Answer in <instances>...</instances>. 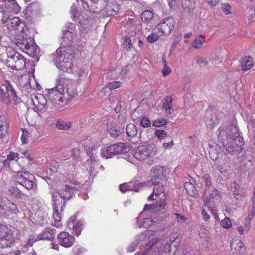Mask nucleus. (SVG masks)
<instances>
[{
  "label": "nucleus",
  "mask_w": 255,
  "mask_h": 255,
  "mask_svg": "<svg viewBox=\"0 0 255 255\" xmlns=\"http://www.w3.org/2000/svg\"><path fill=\"white\" fill-rule=\"evenodd\" d=\"M136 35V32L133 29H131V31L129 32V37H128L131 38V39L132 40L133 43H135L138 40L137 38L135 37Z\"/></svg>",
  "instance_id": "0e129e2a"
},
{
  "label": "nucleus",
  "mask_w": 255,
  "mask_h": 255,
  "mask_svg": "<svg viewBox=\"0 0 255 255\" xmlns=\"http://www.w3.org/2000/svg\"><path fill=\"white\" fill-rule=\"evenodd\" d=\"M121 86V83L119 81H113L108 83L106 88L110 90H114Z\"/></svg>",
  "instance_id": "c03bdc74"
},
{
  "label": "nucleus",
  "mask_w": 255,
  "mask_h": 255,
  "mask_svg": "<svg viewBox=\"0 0 255 255\" xmlns=\"http://www.w3.org/2000/svg\"><path fill=\"white\" fill-rule=\"evenodd\" d=\"M153 222L152 220L149 218L145 219L143 221V226L145 228H148L151 226Z\"/></svg>",
  "instance_id": "e2e57ef3"
},
{
  "label": "nucleus",
  "mask_w": 255,
  "mask_h": 255,
  "mask_svg": "<svg viewBox=\"0 0 255 255\" xmlns=\"http://www.w3.org/2000/svg\"><path fill=\"white\" fill-rule=\"evenodd\" d=\"M77 37V32L75 31V26L71 25L68 29L63 32V39L67 43V45L69 42L73 41Z\"/></svg>",
  "instance_id": "412c9836"
},
{
  "label": "nucleus",
  "mask_w": 255,
  "mask_h": 255,
  "mask_svg": "<svg viewBox=\"0 0 255 255\" xmlns=\"http://www.w3.org/2000/svg\"><path fill=\"white\" fill-rule=\"evenodd\" d=\"M155 135L159 139H164L167 136V132L163 130H156L155 131Z\"/></svg>",
  "instance_id": "de8ad7c7"
},
{
  "label": "nucleus",
  "mask_w": 255,
  "mask_h": 255,
  "mask_svg": "<svg viewBox=\"0 0 255 255\" xmlns=\"http://www.w3.org/2000/svg\"><path fill=\"white\" fill-rule=\"evenodd\" d=\"M0 5L1 8L11 9L15 14H17L21 9L15 0H0Z\"/></svg>",
  "instance_id": "aec40b11"
},
{
  "label": "nucleus",
  "mask_w": 255,
  "mask_h": 255,
  "mask_svg": "<svg viewBox=\"0 0 255 255\" xmlns=\"http://www.w3.org/2000/svg\"><path fill=\"white\" fill-rule=\"evenodd\" d=\"M15 178L17 185H22L27 190L32 189L34 187V176L28 172H18L15 175Z\"/></svg>",
  "instance_id": "1a4fd4ad"
},
{
  "label": "nucleus",
  "mask_w": 255,
  "mask_h": 255,
  "mask_svg": "<svg viewBox=\"0 0 255 255\" xmlns=\"http://www.w3.org/2000/svg\"><path fill=\"white\" fill-rule=\"evenodd\" d=\"M6 65L13 70H23L26 65L25 59L19 53H15L7 56Z\"/></svg>",
  "instance_id": "9d476101"
},
{
  "label": "nucleus",
  "mask_w": 255,
  "mask_h": 255,
  "mask_svg": "<svg viewBox=\"0 0 255 255\" xmlns=\"http://www.w3.org/2000/svg\"><path fill=\"white\" fill-rule=\"evenodd\" d=\"M156 234V232L154 231H148L146 233H142L138 235L135 240V243H132L127 248L128 251L129 252H133L135 250L137 246H141L145 244L146 251L142 253V255H145L147 253H149L151 255H154L152 253L154 252V255H167V249L169 245L167 244L164 245L161 244L160 242H158L157 237L151 238V235L154 236Z\"/></svg>",
  "instance_id": "7ed1b4c3"
},
{
  "label": "nucleus",
  "mask_w": 255,
  "mask_h": 255,
  "mask_svg": "<svg viewBox=\"0 0 255 255\" xmlns=\"http://www.w3.org/2000/svg\"><path fill=\"white\" fill-rule=\"evenodd\" d=\"M167 1L171 8L175 9L180 3V0H167Z\"/></svg>",
  "instance_id": "3c124183"
},
{
  "label": "nucleus",
  "mask_w": 255,
  "mask_h": 255,
  "mask_svg": "<svg viewBox=\"0 0 255 255\" xmlns=\"http://www.w3.org/2000/svg\"><path fill=\"white\" fill-rule=\"evenodd\" d=\"M218 135L224 151L228 153L241 152L244 148L243 138L240 136V133L235 125L223 126L219 128Z\"/></svg>",
  "instance_id": "f03ea898"
},
{
  "label": "nucleus",
  "mask_w": 255,
  "mask_h": 255,
  "mask_svg": "<svg viewBox=\"0 0 255 255\" xmlns=\"http://www.w3.org/2000/svg\"><path fill=\"white\" fill-rule=\"evenodd\" d=\"M56 127L59 130H68L71 127V123L69 122L59 120L56 123Z\"/></svg>",
  "instance_id": "7c9ffc66"
},
{
  "label": "nucleus",
  "mask_w": 255,
  "mask_h": 255,
  "mask_svg": "<svg viewBox=\"0 0 255 255\" xmlns=\"http://www.w3.org/2000/svg\"><path fill=\"white\" fill-rule=\"evenodd\" d=\"M37 108L39 112L43 113L47 111V106L44 104H37Z\"/></svg>",
  "instance_id": "69168bd1"
},
{
  "label": "nucleus",
  "mask_w": 255,
  "mask_h": 255,
  "mask_svg": "<svg viewBox=\"0 0 255 255\" xmlns=\"http://www.w3.org/2000/svg\"><path fill=\"white\" fill-rule=\"evenodd\" d=\"M242 165H241L242 170L244 172H250L253 169V162L250 160H244L242 161Z\"/></svg>",
  "instance_id": "f704fd0d"
},
{
  "label": "nucleus",
  "mask_w": 255,
  "mask_h": 255,
  "mask_svg": "<svg viewBox=\"0 0 255 255\" xmlns=\"http://www.w3.org/2000/svg\"><path fill=\"white\" fill-rule=\"evenodd\" d=\"M93 146L92 144L91 145L90 140H87L84 145L87 154L90 157V158L87 160L85 164L87 170H89L90 172L94 171L98 166V164L96 160L95 157L93 156L94 154L91 150L93 148Z\"/></svg>",
  "instance_id": "ddd939ff"
},
{
  "label": "nucleus",
  "mask_w": 255,
  "mask_h": 255,
  "mask_svg": "<svg viewBox=\"0 0 255 255\" xmlns=\"http://www.w3.org/2000/svg\"><path fill=\"white\" fill-rule=\"evenodd\" d=\"M107 130L113 137H117L120 134L119 128L115 124L109 123L107 126Z\"/></svg>",
  "instance_id": "a878e982"
},
{
  "label": "nucleus",
  "mask_w": 255,
  "mask_h": 255,
  "mask_svg": "<svg viewBox=\"0 0 255 255\" xmlns=\"http://www.w3.org/2000/svg\"><path fill=\"white\" fill-rule=\"evenodd\" d=\"M181 2L184 8H187L189 11L193 9L195 7L194 0H182Z\"/></svg>",
  "instance_id": "4c0bfd02"
},
{
  "label": "nucleus",
  "mask_w": 255,
  "mask_h": 255,
  "mask_svg": "<svg viewBox=\"0 0 255 255\" xmlns=\"http://www.w3.org/2000/svg\"><path fill=\"white\" fill-rule=\"evenodd\" d=\"M196 63L198 64H201V65L202 66H206L208 64L207 61L201 57H196Z\"/></svg>",
  "instance_id": "680f3d73"
},
{
  "label": "nucleus",
  "mask_w": 255,
  "mask_h": 255,
  "mask_svg": "<svg viewBox=\"0 0 255 255\" xmlns=\"http://www.w3.org/2000/svg\"><path fill=\"white\" fill-rule=\"evenodd\" d=\"M76 191V188L74 187L66 185L64 189L60 190L57 192H52V193L57 194V199L62 202H64L65 203V200L70 199L73 196L74 192Z\"/></svg>",
  "instance_id": "2eb2a0df"
},
{
  "label": "nucleus",
  "mask_w": 255,
  "mask_h": 255,
  "mask_svg": "<svg viewBox=\"0 0 255 255\" xmlns=\"http://www.w3.org/2000/svg\"><path fill=\"white\" fill-rule=\"evenodd\" d=\"M18 159V154L14 152H10L9 154L7 155V160L9 161H17Z\"/></svg>",
  "instance_id": "13d9d810"
},
{
  "label": "nucleus",
  "mask_w": 255,
  "mask_h": 255,
  "mask_svg": "<svg viewBox=\"0 0 255 255\" xmlns=\"http://www.w3.org/2000/svg\"><path fill=\"white\" fill-rule=\"evenodd\" d=\"M126 24L127 27L129 28L130 29H135L137 28V26L139 27V22L134 19L128 18Z\"/></svg>",
  "instance_id": "e433bc0d"
},
{
  "label": "nucleus",
  "mask_w": 255,
  "mask_h": 255,
  "mask_svg": "<svg viewBox=\"0 0 255 255\" xmlns=\"http://www.w3.org/2000/svg\"><path fill=\"white\" fill-rule=\"evenodd\" d=\"M2 211L16 214L18 212L16 205L7 198H3L0 203Z\"/></svg>",
  "instance_id": "6ab92c4d"
},
{
  "label": "nucleus",
  "mask_w": 255,
  "mask_h": 255,
  "mask_svg": "<svg viewBox=\"0 0 255 255\" xmlns=\"http://www.w3.org/2000/svg\"><path fill=\"white\" fill-rule=\"evenodd\" d=\"M203 179L205 184V189H210L212 184L210 176L208 174H205L203 176Z\"/></svg>",
  "instance_id": "a18cd8bd"
},
{
  "label": "nucleus",
  "mask_w": 255,
  "mask_h": 255,
  "mask_svg": "<svg viewBox=\"0 0 255 255\" xmlns=\"http://www.w3.org/2000/svg\"><path fill=\"white\" fill-rule=\"evenodd\" d=\"M65 170L68 172L69 174L73 173L75 170V167L73 164H68L67 162L65 164Z\"/></svg>",
  "instance_id": "5fc2aeb1"
},
{
  "label": "nucleus",
  "mask_w": 255,
  "mask_h": 255,
  "mask_svg": "<svg viewBox=\"0 0 255 255\" xmlns=\"http://www.w3.org/2000/svg\"><path fill=\"white\" fill-rule=\"evenodd\" d=\"M9 92L13 95L14 100L16 102H19V99L18 98L16 94V92L10 84H9Z\"/></svg>",
  "instance_id": "052dcab7"
},
{
  "label": "nucleus",
  "mask_w": 255,
  "mask_h": 255,
  "mask_svg": "<svg viewBox=\"0 0 255 255\" xmlns=\"http://www.w3.org/2000/svg\"><path fill=\"white\" fill-rule=\"evenodd\" d=\"M68 80L65 78L59 77L56 79V86L51 89H49L48 94L50 98L54 102H58L59 104L64 102V96L65 94V89L67 86Z\"/></svg>",
  "instance_id": "0eeeda50"
},
{
  "label": "nucleus",
  "mask_w": 255,
  "mask_h": 255,
  "mask_svg": "<svg viewBox=\"0 0 255 255\" xmlns=\"http://www.w3.org/2000/svg\"><path fill=\"white\" fill-rule=\"evenodd\" d=\"M159 38V35L156 33H152L149 35L147 38V41L150 43H153L157 41Z\"/></svg>",
  "instance_id": "6e6d98bb"
},
{
  "label": "nucleus",
  "mask_w": 255,
  "mask_h": 255,
  "mask_svg": "<svg viewBox=\"0 0 255 255\" xmlns=\"http://www.w3.org/2000/svg\"><path fill=\"white\" fill-rule=\"evenodd\" d=\"M11 194L15 197H19L21 195V191L17 187H13L9 190Z\"/></svg>",
  "instance_id": "864d4df0"
},
{
  "label": "nucleus",
  "mask_w": 255,
  "mask_h": 255,
  "mask_svg": "<svg viewBox=\"0 0 255 255\" xmlns=\"http://www.w3.org/2000/svg\"><path fill=\"white\" fill-rule=\"evenodd\" d=\"M52 200L54 211L53 217L55 222V224L53 225L58 227L60 225L59 222L61 221V214L59 211L61 212L63 211V207H64V202L62 203V201H60L59 199H57V194L55 193L52 194Z\"/></svg>",
  "instance_id": "9b49d317"
},
{
  "label": "nucleus",
  "mask_w": 255,
  "mask_h": 255,
  "mask_svg": "<svg viewBox=\"0 0 255 255\" xmlns=\"http://www.w3.org/2000/svg\"><path fill=\"white\" fill-rule=\"evenodd\" d=\"M19 231L0 222V248L10 247L19 240Z\"/></svg>",
  "instance_id": "39448f33"
},
{
  "label": "nucleus",
  "mask_w": 255,
  "mask_h": 255,
  "mask_svg": "<svg viewBox=\"0 0 255 255\" xmlns=\"http://www.w3.org/2000/svg\"><path fill=\"white\" fill-rule=\"evenodd\" d=\"M157 152L156 146L154 143L141 145L132 151V155L138 160L142 161L155 156Z\"/></svg>",
  "instance_id": "6e6552de"
},
{
  "label": "nucleus",
  "mask_w": 255,
  "mask_h": 255,
  "mask_svg": "<svg viewBox=\"0 0 255 255\" xmlns=\"http://www.w3.org/2000/svg\"><path fill=\"white\" fill-rule=\"evenodd\" d=\"M36 99L38 100V104L47 105V100L42 95L36 97Z\"/></svg>",
  "instance_id": "bf43d9fd"
},
{
  "label": "nucleus",
  "mask_w": 255,
  "mask_h": 255,
  "mask_svg": "<svg viewBox=\"0 0 255 255\" xmlns=\"http://www.w3.org/2000/svg\"><path fill=\"white\" fill-rule=\"evenodd\" d=\"M12 42L22 51L31 56L38 53V47L32 38H24L22 35H16L11 38Z\"/></svg>",
  "instance_id": "423d86ee"
},
{
  "label": "nucleus",
  "mask_w": 255,
  "mask_h": 255,
  "mask_svg": "<svg viewBox=\"0 0 255 255\" xmlns=\"http://www.w3.org/2000/svg\"><path fill=\"white\" fill-rule=\"evenodd\" d=\"M205 123L206 126L209 128H211L217 125L219 123V119L216 113L215 112H210V113H207Z\"/></svg>",
  "instance_id": "4be33fe9"
},
{
  "label": "nucleus",
  "mask_w": 255,
  "mask_h": 255,
  "mask_svg": "<svg viewBox=\"0 0 255 255\" xmlns=\"http://www.w3.org/2000/svg\"><path fill=\"white\" fill-rule=\"evenodd\" d=\"M38 240V235L36 237L35 235H31L29 236L26 243L25 245V247H31L33 244Z\"/></svg>",
  "instance_id": "a19ab883"
},
{
  "label": "nucleus",
  "mask_w": 255,
  "mask_h": 255,
  "mask_svg": "<svg viewBox=\"0 0 255 255\" xmlns=\"http://www.w3.org/2000/svg\"><path fill=\"white\" fill-rule=\"evenodd\" d=\"M205 42V37L202 35L198 36L192 43V46L195 49L201 48Z\"/></svg>",
  "instance_id": "2f4dec72"
},
{
  "label": "nucleus",
  "mask_w": 255,
  "mask_h": 255,
  "mask_svg": "<svg viewBox=\"0 0 255 255\" xmlns=\"http://www.w3.org/2000/svg\"><path fill=\"white\" fill-rule=\"evenodd\" d=\"M7 119L5 116H0V138H4L8 130V124L7 122Z\"/></svg>",
  "instance_id": "5701e85b"
},
{
  "label": "nucleus",
  "mask_w": 255,
  "mask_h": 255,
  "mask_svg": "<svg viewBox=\"0 0 255 255\" xmlns=\"http://www.w3.org/2000/svg\"><path fill=\"white\" fill-rule=\"evenodd\" d=\"M55 234V230L53 229L46 228L41 233L38 235V238L39 240H51L54 239Z\"/></svg>",
  "instance_id": "b1692460"
},
{
  "label": "nucleus",
  "mask_w": 255,
  "mask_h": 255,
  "mask_svg": "<svg viewBox=\"0 0 255 255\" xmlns=\"http://www.w3.org/2000/svg\"><path fill=\"white\" fill-rule=\"evenodd\" d=\"M253 66V62L251 57L248 56L244 58L242 62V70L245 71L250 69Z\"/></svg>",
  "instance_id": "c85d7f7f"
},
{
  "label": "nucleus",
  "mask_w": 255,
  "mask_h": 255,
  "mask_svg": "<svg viewBox=\"0 0 255 255\" xmlns=\"http://www.w3.org/2000/svg\"><path fill=\"white\" fill-rule=\"evenodd\" d=\"M51 57L53 62L60 70L68 72L71 70L72 56L66 47L58 48Z\"/></svg>",
  "instance_id": "20e7f679"
},
{
  "label": "nucleus",
  "mask_w": 255,
  "mask_h": 255,
  "mask_svg": "<svg viewBox=\"0 0 255 255\" xmlns=\"http://www.w3.org/2000/svg\"><path fill=\"white\" fill-rule=\"evenodd\" d=\"M57 238L61 245L66 248L72 246L75 241V239L73 236L65 231L59 233Z\"/></svg>",
  "instance_id": "dca6fc26"
},
{
  "label": "nucleus",
  "mask_w": 255,
  "mask_h": 255,
  "mask_svg": "<svg viewBox=\"0 0 255 255\" xmlns=\"http://www.w3.org/2000/svg\"><path fill=\"white\" fill-rule=\"evenodd\" d=\"M222 9L226 14H231L233 12V9L228 4H223Z\"/></svg>",
  "instance_id": "4d7b16f0"
},
{
  "label": "nucleus",
  "mask_w": 255,
  "mask_h": 255,
  "mask_svg": "<svg viewBox=\"0 0 255 255\" xmlns=\"http://www.w3.org/2000/svg\"><path fill=\"white\" fill-rule=\"evenodd\" d=\"M166 123V120L162 118L155 120L153 123V125L155 127H160L165 125Z\"/></svg>",
  "instance_id": "603ef678"
},
{
  "label": "nucleus",
  "mask_w": 255,
  "mask_h": 255,
  "mask_svg": "<svg viewBox=\"0 0 255 255\" xmlns=\"http://www.w3.org/2000/svg\"><path fill=\"white\" fill-rule=\"evenodd\" d=\"M127 148L123 143L114 144L108 146L102 152L101 155L106 158H111L114 155L126 153Z\"/></svg>",
  "instance_id": "f8f14e48"
},
{
  "label": "nucleus",
  "mask_w": 255,
  "mask_h": 255,
  "mask_svg": "<svg viewBox=\"0 0 255 255\" xmlns=\"http://www.w3.org/2000/svg\"><path fill=\"white\" fill-rule=\"evenodd\" d=\"M66 94L69 96V98L71 99L76 95L77 92L74 88L67 87L66 88Z\"/></svg>",
  "instance_id": "09e8293b"
},
{
  "label": "nucleus",
  "mask_w": 255,
  "mask_h": 255,
  "mask_svg": "<svg viewBox=\"0 0 255 255\" xmlns=\"http://www.w3.org/2000/svg\"><path fill=\"white\" fill-rule=\"evenodd\" d=\"M153 17V13L150 10L144 11L141 15L142 20L145 23L149 22Z\"/></svg>",
  "instance_id": "72a5a7b5"
},
{
  "label": "nucleus",
  "mask_w": 255,
  "mask_h": 255,
  "mask_svg": "<svg viewBox=\"0 0 255 255\" xmlns=\"http://www.w3.org/2000/svg\"><path fill=\"white\" fill-rule=\"evenodd\" d=\"M140 125L144 128H147L151 125V122L148 118H142L140 122Z\"/></svg>",
  "instance_id": "8fccbe9b"
},
{
  "label": "nucleus",
  "mask_w": 255,
  "mask_h": 255,
  "mask_svg": "<svg viewBox=\"0 0 255 255\" xmlns=\"http://www.w3.org/2000/svg\"><path fill=\"white\" fill-rule=\"evenodd\" d=\"M175 21L172 17L162 19L160 23L157 26L158 30L164 35H169L174 29Z\"/></svg>",
  "instance_id": "4468645a"
},
{
  "label": "nucleus",
  "mask_w": 255,
  "mask_h": 255,
  "mask_svg": "<svg viewBox=\"0 0 255 255\" xmlns=\"http://www.w3.org/2000/svg\"><path fill=\"white\" fill-rule=\"evenodd\" d=\"M119 189L122 192H125L129 189V186L127 183L121 184L119 186Z\"/></svg>",
  "instance_id": "338daca9"
},
{
  "label": "nucleus",
  "mask_w": 255,
  "mask_h": 255,
  "mask_svg": "<svg viewBox=\"0 0 255 255\" xmlns=\"http://www.w3.org/2000/svg\"><path fill=\"white\" fill-rule=\"evenodd\" d=\"M29 133L25 129H22V134L21 137V141L23 143H28V137L29 136Z\"/></svg>",
  "instance_id": "49530a36"
},
{
  "label": "nucleus",
  "mask_w": 255,
  "mask_h": 255,
  "mask_svg": "<svg viewBox=\"0 0 255 255\" xmlns=\"http://www.w3.org/2000/svg\"><path fill=\"white\" fill-rule=\"evenodd\" d=\"M171 71V69L167 66H164V67L162 69V74L164 76H166L169 75Z\"/></svg>",
  "instance_id": "774afa93"
},
{
  "label": "nucleus",
  "mask_w": 255,
  "mask_h": 255,
  "mask_svg": "<svg viewBox=\"0 0 255 255\" xmlns=\"http://www.w3.org/2000/svg\"><path fill=\"white\" fill-rule=\"evenodd\" d=\"M138 129L133 124H129L126 127L127 135L129 137H134L137 133Z\"/></svg>",
  "instance_id": "cd10ccee"
},
{
  "label": "nucleus",
  "mask_w": 255,
  "mask_h": 255,
  "mask_svg": "<svg viewBox=\"0 0 255 255\" xmlns=\"http://www.w3.org/2000/svg\"><path fill=\"white\" fill-rule=\"evenodd\" d=\"M244 244L240 240H234L231 243V248L240 252L242 250Z\"/></svg>",
  "instance_id": "473e14b6"
},
{
  "label": "nucleus",
  "mask_w": 255,
  "mask_h": 255,
  "mask_svg": "<svg viewBox=\"0 0 255 255\" xmlns=\"http://www.w3.org/2000/svg\"><path fill=\"white\" fill-rule=\"evenodd\" d=\"M9 84L1 85L0 86V96L3 102L8 104L10 102L9 95Z\"/></svg>",
  "instance_id": "393cba45"
},
{
  "label": "nucleus",
  "mask_w": 255,
  "mask_h": 255,
  "mask_svg": "<svg viewBox=\"0 0 255 255\" xmlns=\"http://www.w3.org/2000/svg\"><path fill=\"white\" fill-rule=\"evenodd\" d=\"M163 108L166 113L171 114V110L173 109L172 99L171 97L167 96L163 102Z\"/></svg>",
  "instance_id": "bb28decb"
},
{
  "label": "nucleus",
  "mask_w": 255,
  "mask_h": 255,
  "mask_svg": "<svg viewBox=\"0 0 255 255\" xmlns=\"http://www.w3.org/2000/svg\"><path fill=\"white\" fill-rule=\"evenodd\" d=\"M221 225L224 228H230L232 226L231 221L230 218L228 217H225L223 220H222Z\"/></svg>",
  "instance_id": "37998d69"
},
{
  "label": "nucleus",
  "mask_w": 255,
  "mask_h": 255,
  "mask_svg": "<svg viewBox=\"0 0 255 255\" xmlns=\"http://www.w3.org/2000/svg\"><path fill=\"white\" fill-rule=\"evenodd\" d=\"M218 194L219 192L217 189H213L210 190V189H205L204 195L206 196H209V198L211 199L216 197Z\"/></svg>",
  "instance_id": "ea45409f"
},
{
  "label": "nucleus",
  "mask_w": 255,
  "mask_h": 255,
  "mask_svg": "<svg viewBox=\"0 0 255 255\" xmlns=\"http://www.w3.org/2000/svg\"><path fill=\"white\" fill-rule=\"evenodd\" d=\"M7 25L8 29L11 30H17L20 32H22L24 30V24L18 17H13L11 18L8 21Z\"/></svg>",
  "instance_id": "f3484780"
},
{
  "label": "nucleus",
  "mask_w": 255,
  "mask_h": 255,
  "mask_svg": "<svg viewBox=\"0 0 255 255\" xmlns=\"http://www.w3.org/2000/svg\"><path fill=\"white\" fill-rule=\"evenodd\" d=\"M152 178L147 181L145 184L147 186H153L152 193L148 197L149 200H155L159 198V201L156 204H146L144 210H149L152 213L162 214L166 212L165 187L167 186V179L163 175V170L161 167H153L151 169ZM144 183H140L142 185Z\"/></svg>",
  "instance_id": "f257e3e1"
},
{
  "label": "nucleus",
  "mask_w": 255,
  "mask_h": 255,
  "mask_svg": "<svg viewBox=\"0 0 255 255\" xmlns=\"http://www.w3.org/2000/svg\"><path fill=\"white\" fill-rule=\"evenodd\" d=\"M132 40L130 37H125L123 40V47L127 50H130L132 47Z\"/></svg>",
  "instance_id": "58836bf2"
},
{
  "label": "nucleus",
  "mask_w": 255,
  "mask_h": 255,
  "mask_svg": "<svg viewBox=\"0 0 255 255\" xmlns=\"http://www.w3.org/2000/svg\"><path fill=\"white\" fill-rule=\"evenodd\" d=\"M76 219L77 216L76 215L72 216L68 222V227L72 229L73 232L78 236L81 234L83 229V223L79 221L76 222Z\"/></svg>",
  "instance_id": "a211bd4d"
},
{
  "label": "nucleus",
  "mask_w": 255,
  "mask_h": 255,
  "mask_svg": "<svg viewBox=\"0 0 255 255\" xmlns=\"http://www.w3.org/2000/svg\"><path fill=\"white\" fill-rule=\"evenodd\" d=\"M185 188L187 193L191 196L196 195V190L194 185L191 182H186L184 185Z\"/></svg>",
  "instance_id": "c9c22d12"
},
{
  "label": "nucleus",
  "mask_w": 255,
  "mask_h": 255,
  "mask_svg": "<svg viewBox=\"0 0 255 255\" xmlns=\"http://www.w3.org/2000/svg\"><path fill=\"white\" fill-rule=\"evenodd\" d=\"M210 235L209 231L205 228H201L199 231L200 237L204 240H207L209 237Z\"/></svg>",
  "instance_id": "79ce46f5"
},
{
  "label": "nucleus",
  "mask_w": 255,
  "mask_h": 255,
  "mask_svg": "<svg viewBox=\"0 0 255 255\" xmlns=\"http://www.w3.org/2000/svg\"><path fill=\"white\" fill-rule=\"evenodd\" d=\"M7 10H3V8H1V13L2 14V18L1 19L2 23H7L8 21L11 18V12H13L11 9H6Z\"/></svg>",
  "instance_id": "c756f323"
}]
</instances>
